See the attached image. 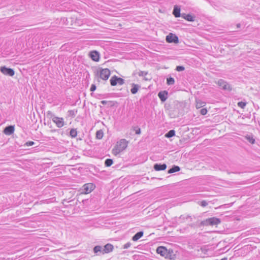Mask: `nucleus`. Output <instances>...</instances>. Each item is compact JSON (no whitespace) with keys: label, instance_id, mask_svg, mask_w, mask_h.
Returning <instances> with one entry per match:
<instances>
[{"label":"nucleus","instance_id":"obj_21","mask_svg":"<svg viewBox=\"0 0 260 260\" xmlns=\"http://www.w3.org/2000/svg\"><path fill=\"white\" fill-rule=\"evenodd\" d=\"M206 105V103L204 102H202L201 100H197L196 101V108L197 109H199L203 107Z\"/></svg>","mask_w":260,"mask_h":260},{"label":"nucleus","instance_id":"obj_30","mask_svg":"<svg viewBox=\"0 0 260 260\" xmlns=\"http://www.w3.org/2000/svg\"><path fill=\"white\" fill-rule=\"evenodd\" d=\"M180 218L181 219H183V220H188L189 219V221H192V218L191 217V216H189V215H187V216H184V215H181L180 217Z\"/></svg>","mask_w":260,"mask_h":260},{"label":"nucleus","instance_id":"obj_42","mask_svg":"<svg viewBox=\"0 0 260 260\" xmlns=\"http://www.w3.org/2000/svg\"><path fill=\"white\" fill-rule=\"evenodd\" d=\"M187 14H185V13H182L181 14V16L183 18H184V19H185V16H186Z\"/></svg>","mask_w":260,"mask_h":260},{"label":"nucleus","instance_id":"obj_20","mask_svg":"<svg viewBox=\"0 0 260 260\" xmlns=\"http://www.w3.org/2000/svg\"><path fill=\"white\" fill-rule=\"evenodd\" d=\"M180 170V168L179 166H173L170 169H169L168 171V173L169 174H172V173H175V172H178Z\"/></svg>","mask_w":260,"mask_h":260},{"label":"nucleus","instance_id":"obj_14","mask_svg":"<svg viewBox=\"0 0 260 260\" xmlns=\"http://www.w3.org/2000/svg\"><path fill=\"white\" fill-rule=\"evenodd\" d=\"M154 170L157 171L165 170L167 168L166 164H155L153 167Z\"/></svg>","mask_w":260,"mask_h":260},{"label":"nucleus","instance_id":"obj_19","mask_svg":"<svg viewBox=\"0 0 260 260\" xmlns=\"http://www.w3.org/2000/svg\"><path fill=\"white\" fill-rule=\"evenodd\" d=\"M132 86V88L131 89V91L132 94H136L138 92L140 86L138 84H136L134 83H133Z\"/></svg>","mask_w":260,"mask_h":260},{"label":"nucleus","instance_id":"obj_40","mask_svg":"<svg viewBox=\"0 0 260 260\" xmlns=\"http://www.w3.org/2000/svg\"><path fill=\"white\" fill-rule=\"evenodd\" d=\"M47 116H50L52 118L53 116H55L51 111H48L47 112Z\"/></svg>","mask_w":260,"mask_h":260},{"label":"nucleus","instance_id":"obj_33","mask_svg":"<svg viewBox=\"0 0 260 260\" xmlns=\"http://www.w3.org/2000/svg\"><path fill=\"white\" fill-rule=\"evenodd\" d=\"M35 144V142L33 141H28L24 144V146L29 147Z\"/></svg>","mask_w":260,"mask_h":260},{"label":"nucleus","instance_id":"obj_22","mask_svg":"<svg viewBox=\"0 0 260 260\" xmlns=\"http://www.w3.org/2000/svg\"><path fill=\"white\" fill-rule=\"evenodd\" d=\"M175 135V131L173 129L169 131L167 133L165 134V137L168 138H171L174 136Z\"/></svg>","mask_w":260,"mask_h":260},{"label":"nucleus","instance_id":"obj_38","mask_svg":"<svg viewBox=\"0 0 260 260\" xmlns=\"http://www.w3.org/2000/svg\"><path fill=\"white\" fill-rule=\"evenodd\" d=\"M131 246V243L130 242H127L123 245V248L127 249V248H129Z\"/></svg>","mask_w":260,"mask_h":260},{"label":"nucleus","instance_id":"obj_23","mask_svg":"<svg viewBox=\"0 0 260 260\" xmlns=\"http://www.w3.org/2000/svg\"><path fill=\"white\" fill-rule=\"evenodd\" d=\"M77 113V110H70L68 111V115L69 117H74Z\"/></svg>","mask_w":260,"mask_h":260},{"label":"nucleus","instance_id":"obj_5","mask_svg":"<svg viewBox=\"0 0 260 260\" xmlns=\"http://www.w3.org/2000/svg\"><path fill=\"white\" fill-rule=\"evenodd\" d=\"M95 188V185L93 183H86L84 184L82 188V193L87 194L91 192Z\"/></svg>","mask_w":260,"mask_h":260},{"label":"nucleus","instance_id":"obj_16","mask_svg":"<svg viewBox=\"0 0 260 260\" xmlns=\"http://www.w3.org/2000/svg\"><path fill=\"white\" fill-rule=\"evenodd\" d=\"M104 253H108L112 251L113 250V246L111 244H107L103 247Z\"/></svg>","mask_w":260,"mask_h":260},{"label":"nucleus","instance_id":"obj_41","mask_svg":"<svg viewBox=\"0 0 260 260\" xmlns=\"http://www.w3.org/2000/svg\"><path fill=\"white\" fill-rule=\"evenodd\" d=\"M108 102H110L111 103L112 102L111 101H109V102H108L107 101H102L101 102V104H102L103 105H105L106 104H107V103H108Z\"/></svg>","mask_w":260,"mask_h":260},{"label":"nucleus","instance_id":"obj_4","mask_svg":"<svg viewBox=\"0 0 260 260\" xmlns=\"http://www.w3.org/2000/svg\"><path fill=\"white\" fill-rule=\"evenodd\" d=\"M218 85L224 90L231 91L232 87L231 85L223 79H219L217 81Z\"/></svg>","mask_w":260,"mask_h":260},{"label":"nucleus","instance_id":"obj_32","mask_svg":"<svg viewBox=\"0 0 260 260\" xmlns=\"http://www.w3.org/2000/svg\"><path fill=\"white\" fill-rule=\"evenodd\" d=\"M185 70V68L183 66H178L176 67V70L178 72H181Z\"/></svg>","mask_w":260,"mask_h":260},{"label":"nucleus","instance_id":"obj_43","mask_svg":"<svg viewBox=\"0 0 260 260\" xmlns=\"http://www.w3.org/2000/svg\"><path fill=\"white\" fill-rule=\"evenodd\" d=\"M189 226H191V227H194V226H195V224H193V223H192V224H190L189 225Z\"/></svg>","mask_w":260,"mask_h":260},{"label":"nucleus","instance_id":"obj_12","mask_svg":"<svg viewBox=\"0 0 260 260\" xmlns=\"http://www.w3.org/2000/svg\"><path fill=\"white\" fill-rule=\"evenodd\" d=\"M14 130V125H9L4 128L3 132L5 135L9 136L13 134Z\"/></svg>","mask_w":260,"mask_h":260},{"label":"nucleus","instance_id":"obj_45","mask_svg":"<svg viewBox=\"0 0 260 260\" xmlns=\"http://www.w3.org/2000/svg\"><path fill=\"white\" fill-rule=\"evenodd\" d=\"M221 260H227V258L224 257V258H222Z\"/></svg>","mask_w":260,"mask_h":260},{"label":"nucleus","instance_id":"obj_18","mask_svg":"<svg viewBox=\"0 0 260 260\" xmlns=\"http://www.w3.org/2000/svg\"><path fill=\"white\" fill-rule=\"evenodd\" d=\"M143 232L140 231L138 233H137L133 237L132 240L134 241H137L139 239H140L143 236Z\"/></svg>","mask_w":260,"mask_h":260},{"label":"nucleus","instance_id":"obj_6","mask_svg":"<svg viewBox=\"0 0 260 260\" xmlns=\"http://www.w3.org/2000/svg\"><path fill=\"white\" fill-rule=\"evenodd\" d=\"M110 82L111 86H116L117 84L122 85L124 83V80L122 78L114 75L110 79Z\"/></svg>","mask_w":260,"mask_h":260},{"label":"nucleus","instance_id":"obj_10","mask_svg":"<svg viewBox=\"0 0 260 260\" xmlns=\"http://www.w3.org/2000/svg\"><path fill=\"white\" fill-rule=\"evenodd\" d=\"M156 252L158 254H159L160 255L162 256H165L166 257H169L168 250L167 248L163 246H159L157 248Z\"/></svg>","mask_w":260,"mask_h":260},{"label":"nucleus","instance_id":"obj_1","mask_svg":"<svg viewBox=\"0 0 260 260\" xmlns=\"http://www.w3.org/2000/svg\"><path fill=\"white\" fill-rule=\"evenodd\" d=\"M94 74L98 81L100 82V79L104 81L107 80L110 76L111 72L107 68L103 69L102 68H99L94 71Z\"/></svg>","mask_w":260,"mask_h":260},{"label":"nucleus","instance_id":"obj_29","mask_svg":"<svg viewBox=\"0 0 260 260\" xmlns=\"http://www.w3.org/2000/svg\"><path fill=\"white\" fill-rule=\"evenodd\" d=\"M245 138L249 143L251 144L254 143L255 140L252 137H251V135H247L245 136Z\"/></svg>","mask_w":260,"mask_h":260},{"label":"nucleus","instance_id":"obj_2","mask_svg":"<svg viewBox=\"0 0 260 260\" xmlns=\"http://www.w3.org/2000/svg\"><path fill=\"white\" fill-rule=\"evenodd\" d=\"M219 223H220V219L216 218V217H211L206 219V220H204L203 221H202L199 226H208V225H217Z\"/></svg>","mask_w":260,"mask_h":260},{"label":"nucleus","instance_id":"obj_15","mask_svg":"<svg viewBox=\"0 0 260 260\" xmlns=\"http://www.w3.org/2000/svg\"><path fill=\"white\" fill-rule=\"evenodd\" d=\"M158 96L161 102H164L168 98V92L166 91H160Z\"/></svg>","mask_w":260,"mask_h":260},{"label":"nucleus","instance_id":"obj_25","mask_svg":"<svg viewBox=\"0 0 260 260\" xmlns=\"http://www.w3.org/2000/svg\"><path fill=\"white\" fill-rule=\"evenodd\" d=\"M175 83V80L172 77H169L167 79V84L168 85H172L174 84Z\"/></svg>","mask_w":260,"mask_h":260},{"label":"nucleus","instance_id":"obj_13","mask_svg":"<svg viewBox=\"0 0 260 260\" xmlns=\"http://www.w3.org/2000/svg\"><path fill=\"white\" fill-rule=\"evenodd\" d=\"M103 250V247L101 246L97 245L93 248V252L97 255L104 254Z\"/></svg>","mask_w":260,"mask_h":260},{"label":"nucleus","instance_id":"obj_36","mask_svg":"<svg viewBox=\"0 0 260 260\" xmlns=\"http://www.w3.org/2000/svg\"><path fill=\"white\" fill-rule=\"evenodd\" d=\"M238 105L241 108H244L246 106V103L243 102H240L238 103Z\"/></svg>","mask_w":260,"mask_h":260},{"label":"nucleus","instance_id":"obj_3","mask_svg":"<svg viewBox=\"0 0 260 260\" xmlns=\"http://www.w3.org/2000/svg\"><path fill=\"white\" fill-rule=\"evenodd\" d=\"M127 146V141L125 139H121L118 143L116 148L113 149L115 154L119 153L124 150Z\"/></svg>","mask_w":260,"mask_h":260},{"label":"nucleus","instance_id":"obj_27","mask_svg":"<svg viewBox=\"0 0 260 260\" xmlns=\"http://www.w3.org/2000/svg\"><path fill=\"white\" fill-rule=\"evenodd\" d=\"M70 135L72 138H75L77 135L76 129L72 128L70 131Z\"/></svg>","mask_w":260,"mask_h":260},{"label":"nucleus","instance_id":"obj_11","mask_svg":"<svg viewBox=\"0 0 260 260\" xmlns=\"http://www.w3.org/2000/svg\"><path fill=\"white\" fill-rule=\"evenodd\" d=\"M89 56L92 60L97 62L100 60V55L99 52L93 50L90 52Z\"/></svg>","mask_w":260,"mask_h":260},{"label":"nucleus","instance_id":"obj_44","mask_svg":"<svg viewBox=\"0 0 260 260\" xmlns=\"http://www.w3.org/2000/svg\"><path fill=\"white\" fill-rule=\"evenodd\" d=\"M237 27L238 28H239V27H240V23L237 24Z\"/></svg>","mask_w":260,"mask_h":260},{"label":"nucleus","instance_id":"obj_28","mask_svg":"<svg viewBox=\"0 0 260 260\" xmlns=\"http://www.w3.org/2000/svg\"><path fill=\"white\" fill-rule=\"evenodd\" d=\"M113 162V161L112 159L108 158L106 159L105 161V165L106 167H110L112 165Z\"/></svg>","mask_w":260,"mask_h":260},{"label":"nucleus","instance_id":"obj_35","mask_svg":"<svg viewBox=\"0 0 260 260\" xmlns=\"http://www.w3.org/2000/svg\"><path fill=\"white\" fill-rule=\"evenodd\" d=\"M207 113V110L206 108H202L200 110V113L202 115H205Z\"/></svg>","mask_w":260,"mask_h":260},{"label":"nucleus","instance_id":"obj_8","mask_svg":"<svg viewBox=\"0 0 260 260\" xmlns=\"http://www.w3.org/2000/svg\"><path fill=\"white\" fill-rule=\"evenodd\" d=\"M166 40L168 43H177L179 42L178 37L172 33H170L168 36H167Z\"/></svg>","mask_w":260,"mask_h":260},{"label":"nucleus","instance_id":"obj_37","mask_svg":"<svg viewBox=\"0 0 260 260\" xmlns=\"http://www.w3.org/2000/svg\"><path fill=\"white\" fill-rule=\"evenodd\" d=\"M134 130L135 131V133L137 135L141 133V129L139 127H135Z\"/></svg>","mask_w":260,"mask_h":260},{"label":"nucleus","instance_id":"obj_39","mask_svg":"<svg viewBox=\"0 0 260 260\" xmlns=\"http://www.w3.org/2000/svg\"><path fill=\"white\" fill-rule=\"evenodd\" d=\"M96 87L95 86V84H92L91 87H90V90L91 91H94L96 90Z\"/></svg>","mask_w":260,"mask_h":260},{"label":"nucleus","instance_id":"obj_9","mask_svg":"<svg viewBox=\"0 0 260 260\" xmlns=\"http://www.w3.org/2000/svg\"><path fill=\"white\" fill-rule=\"evenodd\" d=\"M52 121L56 124L57 127L58 128L62 127L64 125V122L63 118L53 116Z\"/></svg>","mask_w":260,"mask_h":260},{"label":"nucleus","instance_id":"obj_7","mask_svg":"<svg viewBox=\"0 0 260 260\" xmlns=\"http://www.w3.org/2000/svg\"><path fill=\"white\" fill-rule=\"evenodd\" d=\"M0 71L3 74L10 76H13L15 74L14 71L12 69L7 68L5 66L1 67Z\"/></svg>","mask_w":260,"mask_h":260},{"label":"nucleus","instance_id":"obj_17","mask_svg":"<svg viewBox=\"0 0 260 260\" xmlns=\"http://www.w3.org/2000/svg\"><path fill=\"white\" fill-rule=\"evenodd\" d=\"M173 14L175 17H179L181 16L180 8L179 6L175 5L174 7Z\"/></svg>","mask_w":260,"mask_h":260},{"label":"nucleus","instance_id":"obj_26","mask_svg":"<svg viewBox=\"0 0 260 260\" xmlns=\"http://www.w3.org/2000/svg\"><path fill=\"white\" fill-rule=\"evenodd\" d=\"M103 132L102 130L98 131L96 133V138L98 139H101L103 137Z\"/></svg>","mask_w":260,"mask_h":260},{"label":"nucleus","instance_id":"obj_34","mask_svg":"<svg viewBox=\"0 0 260 260\" xmlns=\"http://www.w3.org/2000/svg\"><path fill=\"white\" fill-rule=\"evenodd\" d=\"M147 72L145 71H140L138 73L139 76L143 77L147 75Z\"/></svg>","mask_w":260,"mask_h":260},{"label":"nucleus","instance_id":"obj_24","mask_svg":"<svg viewBox=\"0 0 260 260\" xmlns=\"http://www.w3.org/2000/svg\"><path fill=\"white\" fill-rule=\"evenodd\" d=\"M185 20L188 21L193 22L195 20V17L189 14H188L186 16H185Z\"/></svg>","mask_w":260,"mask_h":260},{"label":"nucleus","instance_id":"obj_31","mask_svg":"<svg viewBox=\"0 0 260 260\" xmlns=\"http://www.w3.org/2000/svg\"><path fill=\"white\" fill-rule=\"evenodd\" d=\"M198 204L203 207H205L208 205V203L205 200H203L201 202H199Z\"/></svg>","mask_w":260,"mask_h":260}]
</instances>
